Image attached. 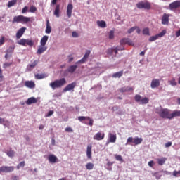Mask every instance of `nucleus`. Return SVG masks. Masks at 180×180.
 <instances>
[{
  "label": "nucleus",
  "mask_w": 180,
  "mask_h": 180,
  "mask_svg": "<svg viewBox=\"0 0 180 180\" xmlns=\"http://www.w3.org/2000/svg\"><path fill=\"white\" fill-rule=\"evenodd\" d=\"M124 44H129V46H131L133 42L131 40H129V38H123L120 40V45L123 46Z\"/></svg>",
  "instance_id": "22"
},
{
  "label": "nucleus",
  "mask_w": 180,
  "mask_h": 180,
  "mask_svg": "<svg viewBox=\"0 0 180 180\" xmlns=\"http://www.w3.org/2000/svg\"><path fill=\"white\" fill-rule=\"evenodd\" d=\"M25 161H22V162H20V163L17 165V169H20V168L25 167Z\"/></svg>",
  "instance_id": "49"
},
{
  "label": "nucleus",
  "mask_w": 180,
  "mask_h": 180,
  "mask_svg": "<svg viewBox=\"0 0 180 180\" xmlns=\"http://www.w3.org/2000/svg\"><path fill=\"white\" fill-rule=\"evenodd\" d=\"M94 163L89 162L86 165V168L89 171H91V169H94Z\"/></svg>",
  "instance_id": "38"
},
{
  "label": "nucleus",
  "mask_w": 180,
  "mask_h": 180,
  "mask_svg": "<svg viewBox=\"0 0 180 180\" xmlns=\"http://www.w3.org/2000/svg\"><path fill=\"white\" fill-rule=\"evenodd\" d=\"M43 78H46V76L43 74H37L35 75L36 79H43Z\"/></svg>",
  "instance_id": "42"
},
{
  "label": "nucleus",
  "mask_w": 180,
  "mask_h": 180,
  "mask_svg": "<svg viewBox=\"0 0 180 180\" xmlns=\"http://www.w3.org/2000/svg\"><path fill=\"white\" fill-rule=\"evenodd\" d=\"M25 86L30 88V89H33V88H36V84L33 81H26L25 82Z\"/></svg>",
  "instance_id": "20"
},
{
  "label": "nucleus",
  "mask_w": 180,
  "mask_h": 180,
  "mask_svg": "<svg viewBox=\"0 0 180 180\" xmlns=\"http://www.w3.org/2000/svg\"><path fill=\"white\" fill-rule=\"evenodd\" d=\"M48 161H49L50 164H56V162H58V158L54 154H50L48 156Z\"/></svg>",
  "instance_id": "12"
},
{
  "label": "nucleus",
  "mask_w": 180,
  "mask_h": 180,
  "mask_svg": "<svg viewBox=\"0 0 180 180\" xmlns=\"http://www.w3.org/2000/svg\"><path fill=\"white\" fill-rule=\"evenodd\" d=\"M30 22V18L24 15L14 16L12 23H22V25L29 23Z\"/></svg>",
  "instance_id": "2"
},
{
  "label": "nucleus",
  "mask_w": 180,
  "mask_h": 180,
  "mask_svg": "<svg viewBox=\"0 0 180 180\" xmlns=\"http://www.w3.org/2000/svg\"><path fill=\"white\" fill-rule=\"evenodd\" d=\"M123 75V70L115 72L112 75V78H120Z\"/></svg>",
  "instance_id": "33"
},
{
  "label": "nucleus",
  "mask_w": 180,
  "mask_h": 180,
  "mask_svg": "<svg viewBox=\"0 0 180 180\" xmlns=\"http://www.w3.org/2000/svg\"><path fill=\"white\" fill-rule=\"evenodd\" d=\"M136 5L138 9H145L146 11H150L151 9V3L150 1H141Z\"/></svg>",
  "instance_id": "3"
},
{
  "label": "nucleus",
  "mask_w": 180,
  "mask_h": 180,
  "mask_svg": "<svg viewBox=\"0 0 180 180\" xmlns=\"http://www.w3.org/2000/svg\"><path fill=\"white\" fill-rule=\"evenodd\" d=\"M37 11V8L34 6H31L29 10V12H31V13H34Z\"/></svg>",
  "instance_id": "45"
},
{
  "label": "nucleus",
  "mask_w": 180,
  "mask_h": 180,
  "mask_svg": "<svg viewBox=\"0 0 180 180\" xmlns=\"http://www.w3.org/2000/svg\"><path fill=\"white\" fill-rule=\"evenodd\" d=\"M93 139L97 141H101V140H103V139H105V133L98 131L94 136Z\"/></svg>",
  "instance_id": "9"
},
{
  "label": "nucleus",
  "mask_w": 180,
  "mask_h": 180,
  "mask_svg": "<svg viewBox=\"0 0 180 180\" xmlns=\"http://www.w3.org/2000/svg\"><path fill=\"white\" fill-rule=\"evenodd\" d=\"M11 180H19V176H13L11 177Z\"/></svg>",
  "instance_id": "63"
},
{
  "label": "nucleus",
  "mask_w": 180,
  "mask_h": 180,
  "mask_svg": "<svg viewBox=\"0 0 180 180\" xmlns=\"http://www.w3.org/2000/svg\"><path fill=\"white\" fill-rule=\"evenodd\" d=\"M72 36V37H78V33H77V32H73Z\"/></svg>",
  "instance_id": "62"
},
{
  "label": "nucleus",
  "mask_w": 180,
  "mask_h": 180,
  "mask_svg": "<svg viewBox=\"0 0 180 180\" xmlns=\"http://www.w3.org/2000/svg\"><path fill=\"white\" fill-rule=\"evenodd\" d=\"M12 65V63H5L3 64L4 68H8V67H11Z\"/></svg>",
  "instance_id": "54"
},
{
  "label": "nucleus",
  "mask_w": 180,
  "mask_h": 180,
  "mask_svg": "<svg viewBox=\"0 0 180 180\" xmlns=\"http://www.w3.org/2000/svg\"><path fill=\"white\" fill-rule=\"evenodd\" d=\"M158 36L156 34L155 36H152L149 38V41H155V40H158Z\"/></svg>",
  "instance_id": "48"
},
{
  "label": "nucleus",
  "mask_w": 180,
  "mask_h": 180,
  "mask_svg": "<svg viewBox=\"0 0 180 180\" xmlns=\"http://www.w3.org/2000/svg\"><path fill=\"white\" fill-rule=\"evenodd\" d=\"M134 99L136 102H141V96L140 94L135 95Z\"/></svg>",
  "instance_id": "46"
},
{
  "label": "nucleus",
  "mask_w": 180,
  "mask_h": 180,
  "mask_svg": "<svg viewBox=\"0 0 180 180\" xmlns=\"http://www.w3.org/2000/svg\"><path fill=\"white\" fill-rule=\"evenodd\" d=\"M65 131H66L67 133H72L74 130L72 129V128H71V127H68L65 128Z\"/></svg>",
  "instance_id": "52"
},
{
  "label": "nucleus",
  "mask_w": 180,
  "mask_h": 180,
  "mask_svg": "<svg viewBox=\"0 0 180 180\" xmlns=\"http://www.w3.org/2000/svg\"><path fill=\"white\" fill-rule=\"evenodd\" d=\"M180 117V110H176L170 113V120L174 119V117Z\"/></svg>",
  "instance_id": "26"
},
{
  "label": "nucleus",
  "mask_w": 180,
  "mask_h": 180,
  "mask_svg": "<svg viewBox=\"0 0 180 180\" xmlns=\"http://www.w3.org/2000/svg\"><path fill=\"white\" fill-rule=\"evenodd\" d=\"M1 170H3V172H13V171H15V167L13 166H2V169Z\"/></svg>",
  "instance_id": "16"
},
{
  "label": "nucleus",
  "mask_w": 180,
  "mask_h": 180,
  "mask_svg": "<svg viewBox=\"0 0 180 180\" xmlns=\"http://www.w3.org/2000/svg\"><path fill=\"white\" fill-rule=\"evenodd\" d=\"M109 39L110 40L115 39V31H113V30L110 31V32H109Z\"/></svg>",
  "instance_id": "44"
},
{
  "label": "nucleus",
  "mask_w": 180,
  "mask_h": 180,
  "mask_svg": "<svg viewBox=\"0 0 180 180\" xmlns=\"http://www.w3.org/2000/svg\"><path fill=\"white\" fill-rule=\"evenodd\" d=\"M122 50H124V49L116 47L115 49H109V51H111V53L114 52L115 54H117V51H121Z\"/></svg>",
  "instance_id": "34"
},
{
  "label": "nucleus",
  "mask_w": 180,
  "mask_h": 180,
  "mask_svg": "<svg viewBox=\"0 0 180 180\" xmlns=\"http://www.w3.org/2000/svg\"><path fill=\"white\" fill-rule=\"evenodd\" d=\"M179 8H180V1L179 0L173 1L169 4V9L170 11H176V9H179Z\"/></svg>",
  "instance_id": "8"
},
{
  "label": "nucleus",
  "mask_w": 180,
  "mask_h": 180,
  "mask_svg": "<svg viewBox=\"0 0 180 180\" xmlns=\"http://www.w3.org/2000/svg\"><path fill=\"white\" fill-rule=\"evenodd\" d=\"M77 86V82H73L69 84L67 86L63 89V92H68V91H74V88Z\"/></svg>",
  "instance_id": "10"
},
{
  "label": "nucleus",
  "mask_w": 180,
  "mask_h": 180,
  "mask_svg": "<svg viewBox=\"0 0 180 180\" xmlns=\"http://www.w3.org/2000/svg\"><path fill=\"white\" fill-rule=\"evenodd\" d=\"M68 58H69L68 63H71V62L74 61V58L72 57V55L68 56Z\"/></svg>",
  "instance_id": "60"
},
{
  "label": "nucleus",
  "mask_w": 180,
  "mask_h": 180,
  "mask_svg": "<svg viewBox=\"0 0 180 180\" xmlns=\"http://www.w3.org/2000/svg\"><path fill=\"white\" fill-rule=\"evenodd\" d=\"M169 16H171L170 14L164 13L162 17V25H169Z\"/></svg>",
  "instance_id": "11"
},
{
  "label": "nucleus",
  "mask_w": 180,
  "mask_h": 180,
  "mask_svg": "<svg viewBox=\"0 0 180 180\" xmlns=\"http://www.w3.org/2000/svg\"><path fill=\"white\" fill-rule=\"evenodd\" d=\"M78 120L79 122H84V120H89V122H84L85 124H88V126H90L92 127L94 126V120L89 117H85V116H79L78 117Z\"/></svg>",
  "instance_id": "7"
},
{
  "label": "nucleus",
  "mask_w": 180,
  "mask_h": 180,
  "mask_svg": "<svg viewBox=\"0 0 180 180\" xmlns=\"http://www.w3.org/2000/svg\"><path fill=\"white\" fill-rule=\"evenodd\" d=\"M25 32H26V27H22V28L19 29L16 33V39H20L22 34H25Z\"/></svg>",
  "instance_id": "21"
},
{
  "label": "nucleus",
  "mask_w": 180,
  "mask_h": 180,
  "mask_svg": "<svg viewBox=\"0 0 180 180\" xmlns=\"http://www.w3.org/2000/svg\"><path fill=\"white\" fill-rule=\"evenodd\" d=\"M9 53H13V48L10 47L6 51L5 55L6 60H8V57H9Z\"/></svg>",
  "instance_id": "36"
},
{
  "label": "nucleus",
  "mask_w": 180,
  "mask_h": 180,
  "mask_svg": "<svg viewBox=\"0 0 180 180\" xmlns=\"http://www.w3.org/2000/svg\"><path fill=\"white\" fill-rule=\"evenodd\" d=\"M77 68H78V66L77 65H70L66 71L67 72H70V74H74V72H75V71L77 70Z\"/></svg>",
  "instance_id": "24"
},
{
  "label": "nucleus",
  "mask_w": 180,
  "mask_h": 180,
  "mask_svg": "<svg viewBox=\"0 0 180 180\" xmlns=\"http://www.w3.org/2000/svg\"><path fill=\"white\" fill-rule=\"evenodd\" d=\"M115 160H117V161H123V158H122L120 155H115Z\"/></svg>",
  "instance_id": "53"
},
{
  "label": "nucleus",
  "mask_w": 180,
  "mask_h": 180,
  "mask_svg": "<svg viewBox=\"0 0 180 180\" xmlns=\"http://www.w3.org/2000/svg\"><path fill=\"white\" fill-rule=\"evenodd\" d=\"M148 165L149 167H150V168H153L155 165V163H154L153 160H151V161L148 162Z\"/></svg>",
  "instance_id": "56"
},
{
  "label": "nucleus",
  "mask_w": 180,
  "mask_h": 180,
  "mask_svg": "<svg viewBox=\"0 0 180 180\" xmlns=\"http://www.w3.org/2000/svg\"><path fill=\"white\" fill-rule=\"evenodd\" d=\"M54 114V111L53 110H50L48 114L46 115V117H50V116H52V115Z\"/></svg>",
  "instance_id": "58"
},
{
  "label": "nucleus",
  "mask_w": 180,
  "mask_h": 180,
  "mask_svg": "<svg viewBox=\"0 0 180 180\" xmlns=\"http://www.w3.org/2000/svg\"><path fill=\"white\" fill-rule=\"evenodd\" d=\"M148 102H150V99H148V98H147V97H145V98L141 99V105H147V103H148Z\"/></svg>",
  "instance_id": "37"
},
{
  "label": "nucleus",
  "mask_w": 180,
  "mask_h": 180,
  "mask_svg": "<svg viewBox=\"0 0 180 180\" xmlns=\"http://www.w3.org/2000/svg\"><path fill=\"white\" fill-rule=\"evenodd\" d=\"M143 34L145 36H150V29L148 27L144 28L143 30Z\"/></svg>",
  "instance_id": "39"
},
{
  "label": "nucleus",
  "mask_w": 180,
  "mask_h": 180,
  "mask_svg": "<svg viewBox=\"0 0 180 180\" xmlns=\"http://www.w3.org/2000/svg\"><path fill=\"white\" fill-rule=\"evenodd\" d=\"M133 87L127 86V87H122L119 89L120 92H130V91H133Z\"/></svg>",
  "instance_id": "30"
},
{
  "label": "nucleus",
  "mask_w": 180,
  "mask_h": 180,
  "mask_svg": "<svg viewBox=\"0 0 180 180\" xmlns=\"http://www.w3.org/2000/svg\"><path fill=\"white\" fill-rule=\"evenodd\" d=\"M37 98L34 97H30L26 101L25 103L26 105H32V103H37Z\"/></svg>",
  "instance_id": "25"
},
{
  "label": "nucleus",
  "mask_w": 180,
  "mask_h": 180,
  "mask_svg": "<svg viewBox=\"0 0 180 180\" xmlns=\"http://www.w3.org/2000/svg\"><path fill=\"white\" fill-rule=\"evenodd\" d=\"M91 54V51H86L84 57L79 61L77 62V64H84L88 60V57Z\"/></svg>",
  "instance_id": "13"
},
{
  "label": "nucleus",
  "mask_w": 180,
  "mask_h": 180,
  "mask_svg": "<svg viewBox=\"0 0 180 180\" xmlns=\"http://www.w3.org/2000/svg\"><path fill=\"white\" fill-rule=\"evenodd\" d=\"M46 50L47 46L44 45H39L37 51V54H38V56H40L41 54H43V53H44V51H46Z\"/></svg>",
  "instance_id": "18"
},
{
  "label": "nucleus",
  "mask_w": 180,
  "mask_h": 180,
  "mask_svg": "<svg viewBox=\"0 0 180 180\" xmlns=\"http://www.w3.org/2000/svg\"><path fill=\"white\" fill-rule=\"evenodd\" d=\"M53 15L56 18H60V4L56 5V6L55 8V11L53 12Z\"/></svg>",
  "instance_id": "29"
},
{
  "label": "nucleus",
  "mask_w": 180,
  "mask_h": 180,
  "mask_svg": "<svg viewBox=\"0 0 180 180\" xmlns=\"http://www.w3.org/2000/svg\"><path fill=\"white\" fill-rule=\"evenodd\" d=\"M169 112L170 110L167 108H163L160 110L158 112V114L162 119H169V120H171V113H169Z\"/></svg>",
  "instance_id": "4"
},
{
  "label": "nucleus",
  "mask_w": 180,
  "mask_h": 180,
  "mask_svg": "<svg viewBox=\"0 0 180 180\" xmlns=\"http://www.w3.org/2000/svg\"><path fill=\"white\" fill-rule=\"evenodd\" d=\"M129 143H133L134 146H139V144H141V143H143V139L142 138H133L131 136L127 139L126 146H127V144H129Z\"/></svg>",
  "instance_id": "5"
},
{
  "label": "nucleus",
  "mask_w": 180,
  "mask_h": 180,
  "mask_svg": "<svg viewBox=\"0 0 180 180\" xmlns=\"http://www.w3.org/2000/svg\"><path fill=\"white\" fill-rule=\"evenodd\" d=\"M160 82L158 79H153L151 82L150 86L153 89L155 88H158L160 86Z\"/></svg>",
  "instance_id": "17"
},
{
  "label": "nucleus",
  "mask_w": 180,
  "mask_h": 180,
  "mask_svg": "<svg viewBox=\"0 0 180 180\" xmlns=\"http://www.w3.org/2000/svg\"><path fill=\"white\" fill-rule=\"evenodd\" d=\"M176 37H179L180 36V29L176 32Z\"/></svg>",
  "instance_id": "64"
},
{
  "label": "nucleus",
  "mask_w": 180,
  "mask_h": 180,
  "mask_svg": "<svg viewBox=\"0 0 180 180\" xmlns=\"http://www.w3.org/2000/svg\"><path fill=\"white\" fill-rule=\"evenodd\" d=\"M49 41V36L47 35H44L41 41H40V45L41 46H46V44H47V41Z\"/></svg>",
  "instance_id": "27"
},
{
  "label": "nucleus",
  "mask_w": 180,
  "mask_h": 180,
  "mask_svg": "<svg viewBox=\"0 0 180 180\" xmlns=\"http://www.w3.org/2000/svg\"><path fill=\"white\" fill-rule=\"evenodd\" d=\"M173 176H175L176 178L179 177L180 176V170H179V171L174 170L173 172Z\"/></svg>",
  "instance_id": "47"
},
{
  "label": "nucleus",
  "mask_w": 180,
  "mask_h": 180,
  "mask_svg": "<svg viewBox=\"0 0 180 180\" xmlns=\"http://www.w3.org/2000/svg\"><path fill=\"white\" fill-rule=\"evenodd\" d=\"M67 84L65 78H61L60 79L55 80L49 84V86L52 89H56V88H61Z\"/></svg>",
  "instance_id": "1"
},
{
  "label": "nucleus",
  "mask_w": 180,
  "mask_h": 180,
  "mask_svg": "<svg viewBox=\"0 0 180 180\" xmlns=\"http://www.w3.org/2000/svg\"><path fill=\"white\" fill-rule=\"evenodd\" d=\"M117 139V136H116V134H108V141L109 143H116V140Z\"/></svg>",
  "instance_id": "19"
},
{
  "label": "nucleus",
  "mask_w": 180,
  "mask_h": 180,
  "mask_svg": "<svg viewBox=\"0 0 180 180\" xmlns=\"http://www.w3.org/2000/svg\"><path fill=\"white\" fill-rule=\"evenodd\" d=\"M153 176H155L156 179H160L162 175H160L157 172L153 174Z\"/></svg>",
  "instance_id": "50"
},
{
  "label": "nucleus",
  "mask_w": 180,
  "mask_h": 180,
  "mask_svg": "<svg viewBox=\"0 0 180 180\" xmlns=\"http://www.w3.org/2000/svg\"><path fill=\"white\" fill-rule=\"evenodd\" d=\"M17 2H18V0H11L8 1V8H12V6H14V5H16Z\"/></svg>",
  "instance_id": "35"
},
{
  "label": "nucleus",
  "mask_w": 180,
  "mask_h": 180,
  "mask_svg": "<svg viewBox=\"0 0 180 180\" xmlns=\"http://www.w3.org/2000/svg\"><path fill=\"white\" fill-rule=\"evenodd\" d=\"M28 9H29V7L25 6V7L22 9V13H26V12H27Z\"/></svg>",
  "instance_id": "59"
},
{
  "label": "nucleus",
  "mask_w": 180,
  "mask_h": 180,
  "mask_svg": "<svg viewBox=\"0 0 180 180\" xmlns=\"http://www.w3.org/2000/svg\"><path fill=\"white\" fill-rule=\"evenodd\" d=\"M171 146H172V142H170V141L167 142V143H165V146L166 148L171 147Z\"/></svg>",
  "instance_id": "61"
},
{
  "label": "nucleus",
  "mask_w": 180,
  "mask_h": 180,
  "mask_svg": "<svg viewBox=\"0 0 180 180\" xmlns=\"http://www.w3.org/2000/svg\"><path fill=\"white\" fill-rule=\"evenodd\" d=\"M37 64H39V60H34L32 64H29L27 66V71H32Z\"/></svg>",
  "instance_id": "23"
},
{
  "label": "nucleus",
  "mask_w": 180,
  "mask_h": 180,
  "mask_svg": "<svg viewBox=\"0 0 180 180\" xmlns=\"http://www.w3.org/2000/svg\"><path fill=\"white\" fill-rule=\"evenodd\" d=\"M165 34H167V30H163L160 33L158 34L157 36L159 39V37H164Z\"/></svg>",
  "instance_id": "41"
},
{
  "label": "nucleus",
  "mask_w": 180,
  "mask_h": 180,
  "mask_svg": "<svg viewBox=\"0 0 180 180\" xmlns=\"http://www.w3.org/2000/svg\"><path fill=\"white\" fill-rule=\"evenodd\" d=\"M5 43V37H1L0 39V46H2Z\"/></svg>",
  "instance_id": "57"
},
{
  "label": "nucleus",
  "mask_w": 180,
  "mask_h": 180,
  "mask_svg": "<svg viewBox=\"0 0 180 180\" xmlns=\"http://www.w3.org/2000/svg\"><path fill=\"white\" fill-rule=\"evenodd\" d=\"M169 84H170V85H172V86H176V85H178V83H176L175 78H172V80H169Z\"/></svg>",
  "instance_id": "40"
},
{
  "label": "nucleus",
  "mask_w": 180,
  "mask_h": 180,
  "mask_svg": "<svg viewBox=\"0 0 180 180\" xmlns=\"http://www.w3.org/2000/svg\"><path fill=\"white\" fill-rule=\"evenodd\" d=\"M18 44H20V46H24L25 47H26V46H29V47H33L34 42L30 39H21L18 41Z\"/></svg>",
  "instance_id": "6"
},
{
  "label": "nucleus",
  "mask_w": 180,
  "mask_h": 180,
  "mask_svg": "<svg viewBox=\"0 0 180 180\" xmlns=\"http://www.w3.org/2000/svg\"><path fill=\"white\" fill-rule=\"evenodd\" d=\"M86 156L89 160H92V145L89 144L86 148Z\"/></svg>",
  "instance_id": "14"
},
{
  "label": "nucleus",
  "mask_w": 180,
  "mask_h": 180,
  "mask_svg": "<svg viewBox=\"0 0 180 180\" xmlns=\"http://www.w3.org/2000/svg\"><path fill=\"white\" fill-rule=\"evenodd\" d=\"M45 33H46V34H50V33H51V26H50V21L49 20H46Z\"/></svg>",
  "instance_id": "28"
},
{
  "label": "nucleus",
  "mask_w": 180,
  "mask_h": 180,
  "mask_svg": "<svg viewBox=\"0 0 180 180\" xmlns=\"http://www.w3.org/2000/svg\"><path fill=\"white\" fill-rule=\"evenodd\" d=\"M7 155H8V157H11V158L14 157V155H15V151H13V150H10V151L7 152Z\"/></svg>",
  "instance_id": "51"
},
{
  "label": "nucleus",
  "mask_w": 180,
  "mask_h": 180,
  "mask_svg": "<svg viewBox=\"0 0 180 180\" xmlns=\"http://www.w3.org/2000/svg\"><path fill=\"white\" fill-rule=\"evenodd\" d=\"M165 161H167V158H158V164L159 165H164L165 164Z\"/></svg>",
  "instance_id": "32"
},
{
  "label": "nucleus",
  "mask_w": 180,
  "mask_h": 180,
  "mask_svg": "<svg viewBox=\"0 0 180 180\" xmlns=\"http://www.w3.org/2000/svg\"><path fill=\"white\" fill-rule=\"evenodd\" d=\"M72 9H74V6L72 4H69L67 7L68 18H71V16H72Z\"/></svg>",
  "instance_id": "15"
},
{
  "label": "nucleus",
  "mask_w": 180,
  "mask_h": 180,
  "mask_svg": "<svg viewBox=\"0 0 180 180\" xmlns=\"http://www.w3.org/2000/svg\"><path fill=\"white\" fill-rule=\"evenodd\" d=\"M136 29H137V27H132L131 28H130L129 30H128V33L130 34L131 33H133V32H134V30H136Z\"/></svg>",
  "instance_id": "55"
},
{
  "label": "nucleus",
  "mask_w": 180,
  "mask_h": 180,
  "mask_svg": "<svg viewBox=\"0 0 180 180\" xmlns=\"http://www.w3.org/2000/svg\"><path fill=\"white\" fill-rule=\"evenodd\" d=\"M113 164H115L114 162H107V167H108L107 169L108 171H112V165H113Z\"/></svg>",
  "instance_id": "43"
},
{
  "label": "nucleus",
  "mask_w": 180,
  "mask_h": 180,
  "mask_svg": "<svg viewBox=\"0 0 180 180\" xmlns=\"http://www.w3.org/2000/svg\"><path fill=\"white\" fill-rule=\"evenodd\" d=\"M97 25L99 27H102L103 29H104V27H106V22L103 20H98Z\"/></svg>",
  "instance_id": "31"
}]
</instances>
